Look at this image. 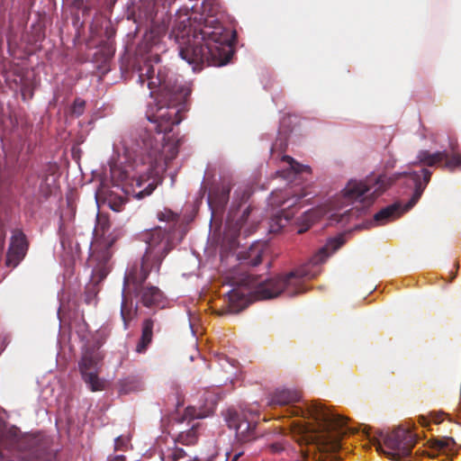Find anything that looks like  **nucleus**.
Masks as SVG:
<instances>
[{
  "label": "nucleus",
  "mask_w": 461,
  "mask_h": 461,
  "mask_svg": "<svg viewBox=\"0 0 461 461\" xmlns=\"http://www.w3.org/2000/svg\"><path fill=\"white\" fill-rule=\"evenodd\" d=\"M457 141L452 140L449 143L451 154L447 150L430 153L429 150L421 149L418 152L416 161L412 162L414 166L435 167L440 165L441 167L454 172L461 168V154L457 151Z\"/></svg>",
  "instance_id": "12"
},
{
  "label": "nucleus",
  "mask_w": 461,
  "mask_h": 461,
  "mask_svg": "<svg viewBox=\"0 0 461 461\" xmlns=\"http://www.w3.org/2000/svg\"><path fill=\"white\" fill-rule=\"evenodd\" d=\"M303 198L301 195H294L290 190H276L272 192L269 197L271 206L285 209H290Z\"/></svg>",
  "instance_id": "19"
},
{
  "label": "nucleus",
  "mask_w": 461,
  "mask_h": 461,
  "mask_svg": "<svg viewBox=\"0 0 461 461\" xmlns=\"http://www.w3.org/2000/svg\"><path fill=\"white\" fill-rule=\"evenodd\" d=\"M231 187L232 184L230 181L225 180L220 184L213 185L208 194L210 206L217 210L223 209L229 201Z\"/></svg>",
  "instance_id": "17"
},
{
  "label": "nucleus",
  "mask_w": 461,
  "mask_h": 461,
  "mask_svg": "<svg viewBox=\"0 0 461 461\" xmlns=\"http://www.w3.org/2000/svg\"><path fill=\"white\" fill-rule=\"evenodd\" d=\"M143 173H148L147 169ZM111 179L114 186L120 187L126 195H131L137 199H142L149 194L157 187L154 181L149 182L145 187L143 185L151 176L144 174L133 173L131 166L122 167L113 165L110 167Z\"/></svg>",
  "instance_id": "8"
},
{
  "label": "nucleus",
  "mask_w": 461,
  "mask_h": 461,
  "mask_svg": "<svg viewBox=\"0 0 461 461\" xmlns=\"http://www.w3.org/2000/svg\"><path fill=\"white\" fill-rule=\"evenodd\" d=\"M190 19L174 24L171 35L179 46L180 57L201 70L203 64L221 67L226 65L231 56L232 32L217 20L206 21L199 30L193 29Z\"/></svg>",
  "instance_id": "2"
},
{
  "label": "nucleus",
  "mask_w": 461,
  "mask_h": 461,
  "mask_svg": "<svg viewBox=\"0 0 461 461\" xmlns=\"http://www.w3.org/2000/svg\"><path fill=\"white\" fill-rule=\"evenodd\" d=\"M442 420H443V419H442V418H440V417H439V415H437V416H435V418H434V421H435L436 423H439V422H441V421H442Z\"/></svg>",
  "instance_id": "42"
},
{
  "label": "nucleus",
  "mask_w": 461,
  "mask_h": 461,
  "mask_svg": "<svg viewBox=\"0 0 461 461\" xmlns=\"http://www.w3.org/2000/svg\"><path fill=\"white\" fill-rule=\"evenodd\" d=\"M154 321L146 319L142 322L141 336L136 346V352L139 354L145 353L149 346L152 342Z\"/></svg>",
  "instance_id": "22"
},
{
  "label": "nucleus",
  "mask_w": 461,
  "mask_h": 461,
  "mask_svg": "<svg viewBox=\"0 0 461 461\" xmlns=\"http://www.w3.org/2000/svg\"><path fill=\"white\" fill-rule=\"evenodd\" d=\"M399 210V203L391 204L376 212L374 215V221L378 224H384L386 221L397 217L400 214Z\"/></svg>",
  "instance_id": "24"
},
{
  "label": "nucleus",
  "mask_w": 461,
  "mask_h": 461,
  "mask_svg": "<svg viewBox=\"0 0 461 461\" xmlns=\"http://www.w3.org/2000/svg\"><path fill=\"white\" fill-rule=\"evenodd\" d=\"M269 451L273 454L281 453L285 450V446L282 442H274L267 446Z\"/></svg>",
  "instance_id": "35"
},
{
  "label": "nucleus",
  "mask_w": 461,
  "mask_h": 461,
  "mask_svg": "<svg viewBox=\"0 0 461 461\" xmlns=\"http://www.w3.org/2000/svg\"><path fill=\"white\" fill-rule=\"evenodd\" d=\"M121 392L128 393L138 387V380L135 377H126L120 382Z\"/></svg>",
  "instance_id": "29"
},
{
  "label": "nucleus",
  "mask_w": 461,
  "mask_h": 461,
  "mask_svg": "<svg viewBox=\"0 0 461 461\" xmlns=\"http://www.w3.org/2000/svg\"><path fill=\"white\" fill-rule=\"evenodd\" d=\"M455 445V440L452 438L447 437L431 441V447L438 450L451 449Z\"/></svg>",
  "instance_id": "27"
},
{
  "label": "nucleus",
  "mask_w": 461,
  "mask_h": 461,
  "mask_svg": "<svg viewBox=\"0 0 461 461\" xmlns=\"http://www.w3.org/2000/svg\"><path fill=\"white\" fill-rule=\"evenodd\" d=\"M109 207L114 212H121L127 199L121 195H113L112 193L106 198Z\"/></svg>",
  "instance_id": "26"
},
{
  "label": "nucleus",
  "mask_w": 461,
  "mask_h": 461,
  "mask_svg": "<svg viewBox=\"0 0 461 461\" xmlns=\"http://www.w3.org/2000/svg\"><path fill=\"white\" fill-rule=\"evenodd\" d=\"M101 360L99 352L92 348H86L78 363L80 374L84 382L88 385L92 392L102 391L104 382L97 375V365Z\"/></svg>",
  "instance_id": "14"
},
{
  "label": "nucleus",
  "mask_w": 461,
  "mask_h": 461,
  "mask_svg": "<svg viewBox=\"0 0 461 461\" xmlns=\"http://www.w3.org/2000/svg\"><path fill=\"white\" fill-rule=\"evenodd\" d=\"M58 167L46 163L30 167L24 174L22 194L26 198H50L59 189Z\"/></svg>",
  "instance_id": "7"
},
{
  "label": "nucleus",
  "mask_w": 461,
  "mask_h": 461,
  "mask_svg": "<svg viewBox=\"0 0 461 461\" xmlns=\"http://www.w3.org/2000/svg\"><path fill=\"white\" fill-rule=\"evenodd\" d=\"M153 269L157 271L155 263L150 260H145V258L142 257L140 266L132 267L125 275L122 293L132 294L145 287L144 283Z\"/></svg>",
  "instance_id": "15"
},
{
  "label": "nucleus",
  "mask_w": 461,
  "mask_h": 461,
  "mask_svg": "<svg viewBox=\"0 0 461 461\" xmlns=\"http://www.w3.org/2000/svg\"><path fill=\"white\" fill-rule=\"evenodd\" d=\"M127 440L122 437L119 436L114 440V449L115 450H123L126 446Z\"/></svg>",
  "instance_id": "36"
},
{
  "label": "nucleus",
  "mask_w": 461,
  "mask_h": 461,
  "mask_svg": "<svg viewBox=\"0 0 461 461\" xmlns=\"http://www.w3.org/2000/svg\"><path fill=\"white\" fill-rule=\"evenodd\" d=\"M18 458L21 461H55L57 450L50 436L39 432L25 437L19 442Z\"/></svg>",
  "instance_id": "9"
},
{
  "label": "nucleus",
  "mask_w": 461,
  "mask_h": 461,
  "mask_svg": "<svg viewBox=\"0 0 461 461\" xmlns=\"http://www.w3.org/2000/svg\"><path fill=\"white\" fill-rule=\"evenodd\" d=\"M382 440L383 444L379 442L377 449L396 461L410 456L417 443V438L411 431L401 428L382 435Z\"/></svg>",
  "instance_id": "10"
},
{
  "label": "nucleus",
  "mask_w": 461,
  "mask_h": 461,
  "mask_svg": "<svg viewBox=\"0 0 461 461\" xmlns=\"http://www.w3.org/2000/svg\"><path fill=\"white\" fill-rule=\"evenodd\" d=\"M86 108V101L77 97L74 100L71 107H70V114L75 117L81 116Z\"/></svg>",
  "instance_id": "30"
},
{
  "label": "nucleus",
  "mask_w": 461,
  "mask_h": 461,
  "mask_svg": "<svg viewBox=\"0 0 461 461\" xmlns=\"http://www.w3.org/2000/svg\"><path fill=\"white\" fill-rule=\"evenodd\" d=\"M107 461H126V457L123 455H117L109 456Z\"/></svg>",
  "instance_id": "40"
},
{
  "label": "nucleus",
  "mask_w": 461,
  "mask_h": 461,
  "mask_svg": "<svg viewBox=\"0 0 461 461\" xmlns=\"http://www.w3.org/2000/svg\"><path fill=\"white\" fill-rule=\"evenodd\" d=\"M199 423L192 425V428L186 433L179 435L180 440L185 444H194L196 441V428Z\"/></svg>",
  "instance_id": "31"
},
{
  "label": "nucleus",
  "mask_w": 461,
  "mask_h": 461,
  "mask_svg": "<svg viewBox=\"0 0 461 461\" xmlns=\"http://www.w3.org/2000/svg\"><path fill=\"white\" fill-rule=\"evenodd\" d=\"M431 175L430 170L422 168L420 172L397 173L392 176H388L385 174L379 175L378 176H368L363 181L351 179L348 182L342 193L347 201H359L363 203L364 207H368L399 177L405 176L414 185L412 197L406 204L405 210H409L420 198L430 180Z\"/></svg>",
  "instance_id": "4"
},
{
  "label": "nucleus",
  "mask_w": 461,
  "mask_h": 461,
  "mask_svg": "<svg viewBox=\"0 0 461 461\" xmlns=\"http://www.w3.org/2000/svg\"><path fill=\"white\" fill-rule=\"evenodd\" d=\"M88 325L87 323L83 321L82 324L80 325V330H77L78 333H80V336L82 338H85V332L87 330Z\"/></svg>",
  "instance_id": "39"
},
{
  "label": "nucleus",
  "mask_w": 461,
  "mask_h": 461,
  "mask_svg": "<svg viewBox=\"0 0 461 461\" xmlns=\"http://www.w3.org/2000/svg\"><path fill=\"white\" fill-rule=\"evenodd\" d=\"M265 251V245L257 242L252 244L249 249L239 253V259L242 264H248L252 267L259 265L262 261V255Z\"/></svg>",
  "instance_id": "20"
},
{
  "label": "nucleus",
  "mask_w": 461,
  "mask_h": 461,
  "mask_svg": "<svg viewBox=\"0 0 461 461\" xmlns=\"http://www.w3.org/2000/svg\"><path fill=\"white\" fill-rule=\"evenodd\" d=\"M283 161H285L287 162L291 168L295 172V173H301V172H304V171H309L310 170V167L308 166H303V165H301L299 164L298 162H296L292 157L290 156H284L283 157Z\"/></svg>",
  "instance_id": "33"
},
{
  "label": "nucleus",
  "mask_w": 461,
  "mask_h": 461,
  "mask_svg": "<svg viewBox=\"0 0 461 461\" xmlns=\"http://www.w3.org/2000/svg\"><path fill=\"white\" fill-rule=\"evenodd\" d=\"M141 240L147 244L143 258L155 263L157 272L159 271L162 261L172 250L171 235L160 227L146 230L141 234Z\"/></svg>",
  "instance_id": "11"
},
{
  "label": "nucleus",
  "mask_w": 461,
  "mask_h": 461,
  "mask_svg": "<svg viewBox=\"0 0 461 461\" xmlns=\"http://www.w3.org/2000/svg\"><path fill=\"white\" fill-rule=\"evenodd\" d=\"M59 240L62 249L68 255L73 256L79 251V244L73 240L72 230L64 223L59 226Z\"/></svg>",
  "instance_id": "21"
},
{
  "label": "nucleus",
  "mask_w": 461,
  "mask_h": 461,
  "mask_svg": "<svg viewBox=\"0 0 461 461\" xmlns=\"http://www.w3.org/2000/svg\"><path fill=\"white\" fill-rule=\"evenodd\" d=\"M138 306L133 307L132 300L127 295V293H122V300L121 303V317L123 321L124 330H128L131 321L136 317Z\"/></svg>",
  "instance_id": "23"
},
{
  "label": "nucleus",
  "mask_w": 461,
  "mask_h": 461,
  "mask_svg": "<svg viewBox=\"0 0 461 461\" xmlns=\"http://www.w3.org/2000/svg\"><path fill=\"white\" fill-rule=\"evenodd\" d=\"M109 229L107 221H99L95 229L96 238L93 244L87 264L92 267L91 284L86 288L84 301L86 304H96L98 294L97 285L107 276L111 271L113 257L112 247L117 240L116 236L108 235L105 237L106 230Z\"/></svg>",
  "instance_id": "6"
},
{
  "label": "nucleus",
  "mask_w": 461,
  "mask_h": 461,
  "mask_svg": "<svg viewBox=\"0 0 461 461\" xmlns=\"http://www.w3.org/2000/svg\"><path fill=\"white\" fill-rule=\"evenodd\" d=\"M185 455V452L182 448L176 449L172 454V458L174 460H177L183 457Z\"/></svg>",
  "instance_id": "37"
},
{
  "label": "nucleus",
  "mask_w": 461,
  "mask_h": 461,
  "mask_svg": "<svg viewBox=\"0 0 461 461\" xmlns=\"http://www.w3.org/2000/svg\"><path fill=\"white\" fill-rule=\"evenodd\" d=\"M225 420L228 427L235 430L239 441L244 443L257 438V421L253 417L249 419L244 411H238L234 409H229L225 415Z\"/></svg>",
  "instance_id": "13"
},
{
  "label": "nucleus",
  "mask_w": 461,
  "mask_h": 461,
  "mask_svg": "<svg viewBox=\"0 0 461 461\" xmlns=\"http://www.w3.org/2000/svg\"><path fill=\"white\" fill-rule=\"evenodd\" d=\"M243 451H238L233 454V456L230 457V461H239L240 458L243 456Z\"/></svg>",
  "instance_id": "41"
},
{
  "label": "nucleus",
  "mask_w": 461,
  "mask_h": 461,
  "mask_svg": "<svg viewBox=\"0 0 461 461\" xmlns=\"http://www.w3.org/2000/svg\"><path fill=\"white\" fill-rule=\"evenodd\" d=\"M28 249L26 236L22 231L15 232L10 242L6 255L5 264L9 267H15L23 259Z\"/></svg>",
  "instance_id": "16"
},
{
  "label": "nucleus",
  "mask_w": 461,
  "mask_h": 461,
  "mask_svg": "<svg viewBox=\"0 0 461 461\" xmlns=\"http://www.w3.org/2000/svg\"><path fill=\"white\" fill-rule=\"evenodd\" d=\"M343 244L342 237L332 238L306 263L289 273L265 280H260V277L254 274L244 273L236 284L251 289L258 300L276 298L281 294L289 297L304 294L308 290L305 281L319 276L321 272V265Z\"/></svg>",
  "instance_id": "3"
},
{
  "label": "nucleus",
  "mask_w": 461,
  "mask_h": 461,
  "mask_svg": "<svg viewBox=\"0 0 461 461\" xmlns=\"http://www.w3.org/2000/svg\"><path fill=\"white\" fill-rule=\"evenodd\" d=\"M132 294L139 297L140 303L148 308L159 306L164 300L163 292L154 285H146Z\"/></svg>",
  "instance_id": "18"
},
{
  "label": "nucleus",
  "mask_w": 461,
  "mask_h": 461,
  "mask_svg": "<svg viewBox=\"0 0 461 461\" xmlns=\"http://www.w3.org/2000/svg\"><path fill=\"white\" fill-rule=\"evenodd\" d=\"M293 212H282L280 214L275 215L271 218L269 222V231L278 232L292 217Z\"/></svg>",
  "instance_id": "25"
},
{
  "label": "nucleus",
  "mask_w": 461,
  "mask_h": 461,
  "mask_svg": "<svg viewBox=\"0 0 461 461\" xmlns=\"http://www.w3.org/2000/svg\"><path fill=\"white\" fill-rule=\"evenodd\" d=\"M205 417L203 413L200 410H197L195 407L188 406L183 414V417L180 421H184L185 420H194L201 419Z\"/></svg>",
  "instance_id": "32"
},
{
  "label": "nucleus",
  "mask_w": 461,
  "mask_h": 461,
  "mask_svg": "<svg viewBox=\"0 0 461 461\" xmlns=\"http://www.w3.org/2000/svg\"><path fill=\"white\" fill-rule=\"evenodd\" d=\"M301 399L300 393L295 390L277 389L270 394L268 404L270 406H285L290 405L286 409L287 415L291 417H303L304 419H312L313 423L305 420L293 421L291 424V431L295 423H304L311 427L321 429L331 426L346 425L347 420L344 417L334 414L319 402L305 403L304 407L294 405V402Z\"/></svg>",
  "instance_id": "5"
},
{
  "label": "nucleus",
  "mask_w": 461,
  "mask_h": 461,
  "mask_svg": "<svg viewBox=\"0 0 461 461\" xmlns=\"http://www.w3.org/2000/svg\"><path fill=\"white\" fill-rule=\"evenodd\" d=\"M158 219L159 221L176 223L178 220V215L170 210H165L158 213Z\"/></svg>",
  "instance_id": "34"
},
{
  "label": "nucleus",
  "mask_w": 461,
  "mask_h": 461,
  "mask_svg": "<svg viewBox=\"0 0 461 461\" xmlns=\"http://www.w3.org/2000/svg\"><path fill=\"white\" fill-rule=\"evenodd\" d=\"M169 74L167 68L159 65L155 68L149 62L140 68L139 83L143 85L147 81L150 90L158 89L154 103L148 105L147 118L152 123L149 131H155L159 140L150 134L143 137V146L148 152L147 171L150 176L164 172L168 162L178 154L177 143L165 142L166 134L183 120L178 105L185 100L188 92Z\"/></svg>",
  "instance_id": "1"
},
{
  "label": "nucleus",
  "mask_w": 461,
  "mask_h": 461,
  "mask_svg": "<svg viewBox=\"0 0 461 461\" xmlns=\"http://www.w3.org/2000/svg\"><path fill=\"white\" fill-rule=\"evenodd\" d=\"M228 295H229V302L230 303H232L235 300H238L240 297V294L235 290H232L231 292H230L228 294Z\"/></svg>",
  "instance_id": "38"
},
{
  "label": "nucleus",
  "mask_w": 461,
  "mask_h": 461,
  "mask_svg": "<svg viewBox=\"0 0 461 461\" xmlns=\"http://www.w3.org/2000/svg\"><path fill=\"white\" fill-rule=\"evenodd\" d=\"M253 208L251 206H248L242 212V215L240 217L239 220L236 221L234 223L233 229H234V234H239L240 231L244 227L245 223L247 222L249 214L251 213Z\"/></svg>",
  "instance_id": "28"
}]
</instances>
